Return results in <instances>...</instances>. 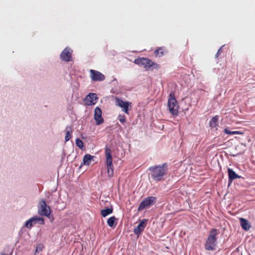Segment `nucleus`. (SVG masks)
I'll list each match as a JSON object with an SVG mask.
<instances>
[{
  "label": "nucleus",
  "instance_id": "cd10ccee",
  "mask_svg": "<svg viewBox=\"0 0 255 255\" xmlns=\"http://www.w3.org/2000/svg\"><path fill=\"white\" fill-rule=\"evenodd\" d=\"M224 132L226 133V134H231V135H232V131H231L230 130H229L228 128H225L224 129Z\"/></svg>",
  "mask_w": 255,
  "mask_h": 255
},
{
  "label": "nucleus",
  "instance_id": "b1692460",
  "mask_svg": "<svg viewBox=\"0 0 255 255\" xmlns=\"http://www.w3.org/2000/svg\"><path fill=\"white\" fill-rule=\"evenodd\" d=\"M154 54L156 56H161L163 54V52L162 51L161 48H159L154 51Z\"/></svg>",
  "mask_w": 255,
  "mask_h": 255
},
{
  "label": "nucleus",
  "instance_id": "ddd939ff",
  "mask_svg": "<svg viewBox=\"0 0 255 255\" xmlns=\"http://www.w3.org/2000/svg\"><path fill=\"white\" fill-rule=\"evenodd\" d=\"M117 105L123 108V111L126 114H128V106L131 105V103L125 102L119 98L116 99Z\"/></svg>",
  "mask_w": 255,
  "mask_h": 255
},
{
  "label": "nucleus",
  "instance_id": "c756f323",
  "mask_svg": "<svg viewBox=\"0 0 255 255\" xmlns=\"http://www.w3.org/2000/svg\"><path fill=\"white\" fill-rule=\"evenodd\" d=\"M0 255H8V254H6L3 253H1V254H0Z\"/></svg>",
  "mask_w": 255,
  "mask_h": 255
},
{
  "label": "nucleus",
  "instance_id": "f8f14e48",
  "mask_svg": "<svg viewBox=\"0 0 255 255\" xmlns=\"http://www.w3.org/2000/svg\"><path fill=\"white\" fill-rule=\"evenodd\" d=\"M91 77L93 81H102L105 80V76L100 72L94 70H90Z\"/></svg>",
  "mask_w": 255,
  "mask_h": 255
},
{
  "label": "nucleus",
  "instance_id": "4be33fe9",
  "mask_svg": "<svg viewBox=\"0 0 255 255\" xmlns=\"http://www.w3.org/2000/svg\"><path fill=\"white\" fill-rule=\"evenodd\" d=\"M33 225L30 218L27 220L24 224V227L28 229H31Z\"/></svg>",
  "mask_w": 255,
  "mask_h": 255
},
{
  "label": "nucleus",
  "instance_id": "f257e3e1",
  "mask_svg": "<svg viewBox=\"0 0 255 255\" xmlns=\"http://www.w3.org/2000/svg\"><path fill=\"white\" fill-rule=\"evenodd\" d=\"M151 178L159 182L164 180L168 172V164L164 163L162 164L151 166L148 169Z\"/></svg>",
  "mask_w": 255,
  "mask_h": 255
},
{
  "label": "nucleus",
  "instance_id": "7ed1b4c3",
  "mask_svg": "<svg viewBox=\"0 0 255 255\" xmlns=\"http://www.w3.org/2000/svg\"><path fill=\"white\" fill-rule=\"evenodd\" d=\"M105 153L106 157V165L107 167L108 176L111 177L114 174V167L112 162L113 159L111 154V149L107 145L105 147Z\"/></svg>",
  "mask_w": 255,
  "mask_h": 255
},
{
  "label": "nucleus",
  "instance_id": "412c9836",
  "mask_svg": "<svg viewBox=\"0 0 255 255\" xmlns=\"http://www.w3.org/2000/svg\"><path fill=\"white\" fill-rule=\"evenodd\" d=\"M117 220L115 216L111 217L107 221V224L110 227H115L117 223H115Z\"/></svg>",
  "mask_w": 255,
  "mask_h": 255
},
{
  "label": "nucleus",
  "instance_id": "c85d7f7f",
  "mask_svg": "<svg viewBox=\"0 0 255 255\" xmlns=\"http://www.w3.org/2000/svg\"><path fill=\"white\" fill-rule=\"evenodd\" d=\"M239 133H240V131H232V135L239 134Z\"/></svg>",
  "mask_w": 255,
  "mask_h": 255
},
{
  "label": "nucleus",
  "instance_id": "2eb2a0df",
  "mask_svg": "<svg viewBox=\"0 0 255 255\" xmlns=\"http://www.w3.org/2000/svg\"><path fill=\"white\" fill-rule=\"evenodd\" d=\"M240 220L241 226L245 230L248 231L251 228V225L247 220L241 218Z\"/></svg>",
  "mask_w": 255,
  "mask_h": 255
},
{
  "label": "nucleus",
  "instance_id": "aec40b11",
  "mask_svg": "<svg viewBox=\"0 0 255 255\" xmlns=\"http://www.w3.org/2000/svg\"><path fill=\"white\" fill-rule=\"evenodd\" d=\"M65 131H66V135L65 137V140L66 142L69 140V139L71 138V135L70 133L72 132V129L71 127L70 126L66 127L65 128Z\"/></svg>",
  "mask_w": 255,
  "mask_h": 255
},
{
  "label": "nucleus",
  "instance_id": "bb28decb",
  "mask_svg": "<svg viewBox=\"0 0 255 255\" xmlns=\"http://www.w3.org/2000/svg\"><path fill=\"white\" fill-rule=\"evenodd\" d=\"M42 249V248L41 247V245H38L36 247V249L35 250V253H38L40 251H41Z\"/></svg>",
  "mask_w": 255,
  "mask_h": 255
},
{
  "label": "nucleus",
  "instance_id": "6e6552de",
  "mask_svg": "<svg viewBox=\"0 0 255 255\" xmlns=\"http://www.w3.org/2000/svg\"><path fill=\"white\" fill-rule=\"evenodd\" d=\"M134 63L139 65L143 66L145 68H150L154 64L151 60L143 57L135 59L134 60Z\"/></svg>",
  "mask_w": 255,
  "mask_h": 255
},
{
  "label": "nucleus",
  "instance_id": "393cba45",
  "mask_svg": "<svg viewBox=\"0 0 255 255\" xmlns=\"http://www.w3.org/2000/svg\"><path fill=\"white\" fill-rule=\"evenodd\" d=\"M118 119L122 123H125L126 122L125 117L124 115H120L118 117Z\"/></svg>",
  "mask_w": 255,
  "mask_h": 255
},
{
  "label": "nucleus",
  "instance_id": "dca6fc26",
  "mask_svg": "<svg viewBox=\"0 0 255 255\" xmlns=\"http://www.w3.org/2000/svg\"><path fill=\"white\" fill-rule=\"evenodd\" d=\"M33 225H35L36 223H39L40 225L44 224V219L43 218L39 217L37 216H33L30 218Z\"/></svg>",
  "mask_w": 255,
  "mask_h": 255
},
{
  "label": "nucleus",
  "instance_id": "1a4fd4ad",
  "mask_svg": "<svg viewBox=\"0 0 255 255\" xmlns=\"http://www.w3.org/2000/svg\"><path fill=\"white\" fill-rule=\"evenodd\" d=\"M98 99L96 94L90 93L85 98V103L88 106H92L95 105Z\"/></svg>",
  "mask_w": 255,
  "mask_h": 255
},
{
  "label": "nucleus",
  "instance_id": "f03ea898",
  "mask_svg": "<svg viewBox=\"0 0 255 255\" xmlns=\"http://www.w3.org/2000/svg\"><path fill=\"white\" fill-rule=\"evenodd\" d=\"M219 234L218 231L215 229H212L205 243V249L208 251H215L217 246V238Z\"/></svg>",
  "mask_w": 255,
  "mask_h": 255
},
{
  "label": "nucleus",
  "instance_id": "a878e982",
  "mask_svg": "<svg viewBox=\"0 0 255 255\" xmlns=\"http://www.w3.org/2000/svg\"><path fill=\"white\" fill-rule=\"evenodd\" d=\"M224 45H223L218 50L217 53L216 54V55H215V57L216 58H217L219 55L220 54H221V53L222 52V47L224 46Z\"/></svg>",
  "mask_w": 255,
  "mask_h": 255
},
{
  "label": "nucleus",
  "instance_id": "423d86ee",
  "mask_svg": "<svg viewBox=\"0 0 255 255\" xmlns=\"http://www.w3.org/2000/svg\"><path fill=\"white\" fill-rule=\"evenodd\" d=\"M156 201V198L154 196H149L144 198L139 204L137 210L141 211L144 209L154 205Z\"/></svg>",
  "mask_w": 255,
  "mask_h": 255
},
{
  "label": "nucleus",
  "instance_id": "0eeeda50",
  "mask_svg": "<svg viewBox=\"0 0 255 255\" xmlns=\"http://www.w3.org/2000/svg\"><path fill=\"white\" fill-rule=\"evenodd\" d=\"M73 50L68 47L65 48L60 54L61 59L64 62L72 61V54Z\"/></svg>",
  "mask_w": 255,
  "mask_h": 255
},
{
  "label": "nucleus",
  "instance_id": "39448f33",
  "mask_svg": "<svg viewBox=\"0 0 255 255\" xmlns=\"http://www.w3.org/2000/svg\"><path fill=\"white\" fill-rule=\"evenodd\" d=\"M38 213L42 216L46 217L50 216V207L46 204V202L43 199H40L38 201Z\"/></svg>",
  "mask_w": 255,
  "mask_h": 255
},
{
  "label": "nucleus",
  "instance_id": "4468645a",
  "mask_svg": "<svg viewBox=\"0 0 255 255\" xmlns=\"http://www.w3.org/2000/svg\"><path fill=\"white\" fill-rule=\"evenodd\" d=\"M228 173L229 175V182L232 183L233 180L236 179H239L241 176L238 175L232 169L228 168Z\"/></svg>",
  "mask_w": 255,
  "mask_h": 255
},
{
  "label": "nucleus",
  "instance_id": "9d476101",
  "mask_svg": "<svg viewBox=\"0 0 255 255\" xmlns=\"http://www.w3.org/2000/svg\"><path fill=\"white\" fill-rule=\"evenodd\" d=\"M94 119L97 125H100L104 122V119L102 117V110L99 107L95 109Z\"/></svg>",
  "mask_w": 255,
  "mask_h": 255
},
{
  "label": "nucleus",
  "instance_id": "20e7f679",
  "mask_svg": "<svg viewBox=\"0 0 255 255\" xmlns=\"http://www.w3.org/2000/svg\"><path fill=\"white\" fill-rule=\"evenodd\" d=\"M168 106L170 113L173 115H177L178 106L174 94L170 93L168 100Z\"/></svg>",
  "mask_w": 255,
  "mask_h": 255
},
{
  "label": "nucleus",
  "instance_id": "f3484780",
  "mask_svg": "<svg viewBox=\"0 0 255 255\" xmlns=\"http://www.w3.org/2000/svg\"><path fill=\"white\" fill-rule=\"evenodd\" d=\"M94 157V156L93 155L89 154H86L84 155L83 159V164L86 165H89L90 162Z\"/></svg>",
  "mask_w": 255,
  "mask_h": 255
},
{
  "label": "nucleus",
  "instance_id": "9b49d317",
  "mask_svg": "<svg viewBox=\"0 0 255 255\" xmlns=\"http://www.w3.org/2000/svg\"><path fill=\"white\" fill-rule=\"evenodd\" d=\"M147 221V219H143L139 222V224L133 230V233L135 235H138L144 231Z\"/></svg>",
  "mask_w": 255,
  "mask_h": 255
},
{
  "label": "nucleus",
  "instance_id": "a211bd4d",
  "mask_svg": "<svg viewBox=\"0 0 255 255\" xmlns=\"http://www.w3.org/2000/svg\"><path fill=\"white\" fill-rule=\"evenodd\" d=\"M113 212V208L112 207H111V208H107L106 209L102 210L101 211V213L103 217H106L110 214H112Z\"/></svg>",
  "mask_w": 255,
  "mask_h": 255
},
{
  "label": "nucleus",
  "instance_id": "5701e85b",
  "mask_svg": "<svg viewBox=\"0 0 255 255\" xmlns=\"http://www.w3.org/2000/svg\"><path fill=\"white\" fill-rule=\"evenodd\" d=\"M75 142L76 145L79 148L82 149L83 147V142L80 139L76 138Z\"/></svg>",
  "mask_w": 255,
  "mask_h": 255
},
{
  "label": "nucleus",
  "instance_id": "6ab92c4d",
  "mask_svg": "<svg viewBox=\"0 0 255 255\" xmlns=\"http://www.w3.org/2000/svg\"><path fill=\"white\" fill-rule=\"evenodd\" d=\"M218 116L213 117L210 121V127L212 128H216L218 126Z\"/></svg>",
  "mask_w": 255,
  "mask_h": 255
}]
</instances>
